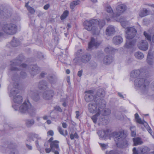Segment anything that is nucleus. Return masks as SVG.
<instances>
[{"label":"nucleus","instance_id":"obj_10","mask_svg":"<svg viewBox=\"0 0 154 154\" xmlns=\"http://www.w3.org/2000/svg\"><path fill=\"white\" fill-rule=\"evenodd\" d=\"M126 6L124 5H120L117 6L116 11L115 13H113V18L119 17V16L126 10Z\"/></svg>","mask_w":154,"mask_h":154},{"label":"nucleus","instance_id":"obj_35","mask_svg":"<svg viewBox=\"0 0 154 154\" xmlns=\"http://www.w3.org/2000/svg\"><path fill=\"white\" fill-rule=\"evenodd\" d=\"M116 50V49H114L112 47L109 46L105 48L104 51L107 53H112L113 51H114Z\"/></svg>","mask_w":154,"mask_h":154},{"label":"nucleus","instance_id":"obj_16","mask_svg":"<svg viewBox=\"0 0 154 154\" xmlns=\"http://www.w3.org/2000/svg\"><path fill=\"white\" fill-rule=\"evenodd\" d=\"M138 47L140 50L146 51L148 49V43L146 41L142 40L139 43Z\"/></svg>","mask_w":154,"mask_h":154},{"label":"nucleus","instance_id":"obj_61","mask_svg":"<svg viewBox=\"0 0 154 154\" xmlns=\"http://www.w3.org/2000/svg\"><path fill=\"white\" fill-rule=\"evenodd\" d=\"M62 127L64 128H67V124L66 123L63 122L62 123Z\"/></svg>","mask_w":154,"mask_h":154},{"label":"nucleus","instance_id":"obj_44","mask_svg":"<svg viewBox=\"0 0 154 154\" xmlns=\"http://www.w3.org/2000/svg\"><path fill=\"white\" fill-rule=\"evenodd\" d=\"M27 9L29 12L31 14H34L35 12L34 9L30 6H28Z\"/></svg>","mask_w":154,"mask_h":154},{"label":"nucleus","instance_id":"obj_39","mask_svg":"<svg viewBox=\"0 0 154 154\" xmlns=\"http://www.w3.org/2000/svg\"><path fill=\"white\" fill-rule=\"evenodd\" d=\"M69 11L67 10L65 11L60 17V19L63 20L66 18L68 15Z\"/></svg>","mask_w":154,"mask_h":154},{"label":"nucleus","instance_id":"obj_8","mask_svg":"<svg viewBox=\"0 0 154 154\" xmlns=\"http://www.w3.org/2000/svg\"><path fill=\"white\" fill-rule=\"evenodd\" d=\"M88 108L90 112L92 113L101 112V107H99L98 104L90 103L88 105Z\"/></svg>","mask_w":154,"mask_h":154},{"label":"nucleus","instance_id":"obj_55","mask_svg":"<svg viewBox=\"0 0 154 154\" xmlns=\"http://www.w3.org/2000/svg\"><path fill=\"white\" fill-rule=\"evenodd\" d=\"M20 75L22 78H24L26 75V74L24 72H22L20 73Z\"/></svg>","mask_w":154,"mask_h":154},{"label":"nucleus","instance_id":"obj_63","mask_svg":"<svg viewBox=\"0 0 154 154\" xmlns=\"http://www.w3.org/2000/svg\"><path fill=\"white\" fill-rule=\"evenodd\" d=\"M53 137H51L48 140V142L49 143H51L52 142L54 141L53 140Z\"/></svg>","mask_w":154,"mask_h":154},{"label":"nucleus","instance_id":"obj_64","mask_svg":"<svg viewBox=\"0 0 154 154\" xmlns=\"http://www.w3.org/2000/svg\"><path fill=\"white\" fill-rule=\"evenodd\" d=\"M150 49H152L151 54L152 56H153V57H154V51H153L152 48H150Z\"/></svg>","mask_w":154,"mask_h":154},{"label":"nucleus","instance_id":"obj_47","mask_svg":"<svg viewBox=\"0 0 154 154\" xmlns=\"http://www.w3.org/2000/svg\"><path fill=\"white\" fill-rule=\"evenodd\" d=\"M57 129L58 131L63 136H65L64 133L61 127H58Z\"/></svg>","mask_w":154,"mask_h":154},{"label":"nucleus","instance_id":"obj_38","mask_svg":"<svg viewBox=\"0 0 154 154\" xmlns=\"http://www.w3.org/2000/svg\"><path fill=\"white\" fill-rule=\"evenodd\" d=\"M19 42L16 38H14L12 41L11 42V45L13 46L16 47L19 44Z\"/></svg>","mask_w":154,"mask_h":154},{"label":"nucleus","instance_id":"obj_56","mask_svg":"<svg viewBox=\"0 0 154 154\" xmlns=\"http://www.w3.org/2000/svg\"><path fill=\"white\" fill-rule=\"evenodd\" d=\"M45 151L46 153H49L51 151V148H46L45 149Z\"/></svg>","mask_w":154,"mask_h":154},{"label":"nucleus","instance_id":"obj_45","mask_svg":"<svg viewBox=\"0 0 154 154\" xmlns=\"http://www.w3.org/2000/svg\"><path fill=\"white\" fill-rule=\"evenodd\" d=\"M79 136L76 133H75L74 134H70V138L71 140H73L74 138H78Z\"/></svg>","mask_w":154,"mask_h":154},{"label":"nucleus","instance_id":"obj_11","mask_svg":"<svg viewBox=\"0 0 154 154\" xmlns=\"http://www.w3.org/2000/svg\"><path fill=\"white\" fill-rule=\"evenodd\" d=\"M59 142L57 140H54L50 143V147L51 148V151L54 154H60V151L59 145Z\"/></svg>","mask_w":154,"mask_h":154},{"label":"nucleus","instance_id":"obj_23","mask_svg":"<svg viewBox=\"0 0 154 154\" xmlns=\"http://www.w3.org/2000/svg\"><path fill=\"white\" fill-rule=\"evenodd\" d=\"M113 18L115 20H116V21L120 22L121 25L124 28H125L127 23V22L125 21V19L124 18L122 17H119Z\"/></svg>","mask_w":154,"mask_h":154},{"label":"nucleus","instance_id":"obj_30","mask_svg":"<svg viewBox=\"0 0 154 154\" xmlns=\"http://www.w3.org/2000/svg\"><path fill=\"white\" fill-rule=\"evenodd\" d=\"M143 35L145 36V38L149 41L151 42V40L154 43V34L152 36L151 38V35L146 32V31H144L143 32Z\"/></svg>","mask_w":154,"mask_h":154},{"label":"nucleus","instance_id":"obj_18","mask_svg":"<svg viewBox=\"0 0 154 154\" xmlns=\"http://www.w3.org/2000/svg\"><path fill=\"white\" fill-rule=\"evenodd\" d=\"M142 70H135L132 71L130 74L131 78H137L139 77H142Z\"/></svg>","mask_w":154,"mask_h":154},{"label":"nucleus","instance_id":"obj_15","mask_svg":"<svg viewBox=\"0 0 154 154\" xmlns=\"http://www.w3.org/2000/svg\"><path fill=\"white\" fill-rule=\"evenodd\" d=\"M100 44V42H98L93 38H91V41L88 44V50H91L94 47H97Z\"/></svg>","mask_w":154,"mask_h":154},{"label":"nucleus","instance_id":"obj_62","mask_svg":"<svg viewBox=\"0 0 154 154\" xmlns=\"http://www.w3.org/2000/svg\"><path fill=\"white\" fill-rule=\"evenodd\" d=\"M26 146L29 149V150H32V147L31 145H29L28 144H26Z\"/></svg>","mask_w":154,"mask_h":154},{"label":"nucleus","instance_id":"obj_22","mask_svg":"<svg viewBox=\"0 0 154 154\" xmlns=\"http://www.w3.org/2000/svg\"><path fill=\"white\" fill-rule=\"evenodd\" d=\"M149 11L145 8H143L140 11L139 15L140 17H143L149 15Z\"/></svg>","mask_w":154,"mask_h":154},{"label":"nucleus","instance_id":"obj_49","mask_svg":"<svg viewBox=\"0 0 154 154\" xmlns=\"http://www.w3.org/2000/svg\"><path fill=\"white\" fill-rule=\"evenodd\" d=\"M10 154H18V152L16 149H12L11 150Z\"/></svg>","mask_w":154,"mask_h":154},{"label":"nucleus","instance_id":"obj_53","mask_svg":"<svg viewBox=\"0 0 154 154\" xmlns=\"http://www.w3.org/2000/svg\"><path fill=\"white\" fill-rule=\"evenodd\" d=\"M82 49L78 50L77 52V56L78 57H79V56L82 53Z\"/></svg>","mask_w":154,"mask_h":154},{"label":"nucleus","instance_id":"obj_26","mask_svg":"<svg viewBox=\"0 0 154 154\" xmlns=\"http://www.w3.org/2000/svg\"><path fill=\"white\" fill-rule=\"evenodd\" d=\"M32 69L30 71V73L31 75L34 76V75L39 73V69L36 65H33L32 67Z\"/></svg>","mask_w":154,"mask_h":154},{"label":"nucleus","instance_id":"obj_52","mask_svg":"<svg viewBox=\"0 0 154 154\" xmlns=\"http://www.w3.org/2000/svg\"><path fill=\"white\" fill-rule=\"evenodd\" d=\"M55 109L57 111L60 112H62V110L61 109L59 106H57L55 108Z\"/></svg>","mask_w":154,"mask_h":154},{"label":"nucleus","instance_id":"obj_36","mask_svg":"<svg viewBox=\"0 0 154 154\" xmlns=\"http://www.w3.org/2000/svg\"><path fill=\"white\" fill-rule=\"evenodd\" d=\"M34 123V121L33 119H27L26 120V125L27 127L31 126Z\"/></svg>","mask_w":154,"mask_h":154},{"label":"nucleus","instance_id":"obj_40","mask_svg":"<svg viewBox=\"0 0 154 154\" xmlns=\"http://www.w3.org/2000/svg\"><path fill=\"white\" fill-rule=\"evenodd\" d=\"M99 107H101V109L105 107L106 106V102L104 100H101L100 101L98 104Z\"/></svg>","mask_w":154,"mask_h":154},{"label":"nucleus","instance_id":"obj_29","mask_svg":"<svg viewBox=\"0 0 154 154\" xmlns=\"http://www.w3.org/2000/svg\"><path fill=\"white\" fill-rule=\"evenodd\" d=\"M81 3L80 1L79 0H75L71 2L70 4L71 9H73L77 5H79Z\"/></svg>","mask_w":154,"mask_h":154},{"label":"nucleus","instance_id":"obj_21","mask_svg":"<svg viewBox=\"0 0 154 154\" xmlns=\"http://www.w3.org/2000/svg\"><path fill=\"white\" fill-rule=\"evenodd\" d=\"M109 132V130L107 129L106 130L99 131L97 132V134L100 138H104L108 136Z\"/></svg>","mask_w":154,"mask_h":154},{"label":"nucleus","instance_id":"obj_58","mask_svg":"<svg viewBox=\"0 0 154 154\" xmlns=\"http://www.w3.org/2000/svg\"><path fill=\"white\" fill-rule=\"evenodd\" d=\"M82 70H80L79 71H78V75L79 77H80L82 75Z\"/></svg>","mask_w":154,"mask_h":154},{"label":"nucleus","instance_id":"obj_14","mask_svg":"<svg viewBox=\"0 0 154 154\" xmlns=\"http://www.w3.org/2000/svg\"><path fill=\"white\" fill-rule=\"evenodd\" d=\"M54 95V93L52 90L46 91L42 94L43 97L46 100L51 99Z\"/></svg>","mask_w":154,"mask_h":154},{"label":"nucleus","instance_id":"obj_54","mask_svg":"<svg viewBox=\"0 0 154 154\" xmlns=\"http://www.w3.org/2000/svg\"><path fill=\"white\" fill-rule=\"evenodd\" d=\"M106 154H117L116 152L113 151H111L108 153H107V152H106Z\"/></svg>","mask_w":154,"mask_h":154},{"label":"nucleus","instance_id":"obj_24","mask_svg":"<svg viewBox=\"0 0 154 154\" xmlns=\"http://www.w3.org/2000/svg\"><path fill=\"white\" fill-rule=\"evenodd\" d=\"M151 49H149L147 55L146 60L147 63L149 65H152L153 63V57L151 54Z\"/></svg>","mask_w":154,"mask_h":154},{"label":"nucleus","instance_id":"obj_28","mask_svg":"<svg viewBox=\"0 0 154 154\" xmlns=\"http://www.w3.org/2000/svg\"><path fill=\"white\" fill-rule=\"evenodd\" d=\"M91 56L89 54L83 56L81 58V61L84 63H86L91 59Z\"/></svg>","mask_w":154,"mask_h":154},{"label":"nucleus","instance_id":"obj_13","mask_svg":"<svg viewBox=\"0 0 154 154\" xmlns=\"http://www.w3.org/2000/svg\"><path fill=\"white\" fill-rule=\"evenodd\" d=\"M28 95L35 101L38 102L40 100L39 94L35 90H30L28 92Z\"/></svg>","mask_w":154,"mask_h":154},{"label":"nucleus","instance_id":"obj_50","mask_svg":"<svg viewBox=\"0 0 154 154\" xmlns=\"http://www.w3.org/2000/svg\"><path fill=\"white\" fill-rule=\"evenodd\" d=\"M51 83H53V81H54V78L52 76H50V78H48Z\"/></svg>","mask_w":154,"mask_h":154},{"label":"nucleus","instance_id":"obj_17","mask_svg":"<svg viewBox=\"0 0 154 154\" xmlns=\"http://www.w3.org/2000/svg\"><path fill=\"white\" fill-rule=\"evenodd\" d=\"M29 137L33 139L34 138H36L37 139V140L35 141V144L37 148L41 152V149L39 145L38 144L39 141H40L41 140V138L40 137L36 134L34 133H32L29 135Z\"/></svg>","mask_w":154,"mask_h":154},{"label":"nucleus","instance_id":"obj_42","mask_svg":"<svg viewBox=\"0 0 154 154\" xmlns=\"http://www.w3.org/2000/svg\"><path fill=\"white\" fill-rule=\"evenodd\" d=\"M110 113L111 111L109 109H105L103 111V115L105 116H108L110 115Z\"/></svg>","mask_w":154,"mask_h":154},{"label":"nucleus","instance_id":"obj_20","mask_svg":"<svg viewBox=\"0 0 154 154\" xmlns=\"http://www.w3.org/2000/svg\"><path fill=\"white\" fill-rule=\"evenodd\" d=\"M123 39L120 36H116L114 37L112 39L113 43L116 45H119L123 42Z\"/></svg>","mask_w":154,"mask_h":154},{"label":"nucleus","instance_id":"obj_5","mask_svg":"<svg viewBox=\"0 0 154 154\" xmlns=\"http://www.w3.org/2000/svg\"><path fill=\"white\" fill-rule=\"evenodd\" d=\"M149 82L145 79L139 77L134 81V85L135 87L140 88L142 90V92H146L147 91Z\"/></svg>","mask_w":154,"mask_h":154},{"label":"nucleus","instance_id":"obj_43","mask_svg":"<svg viewBox=\"0 0 154 154\" xmlns=\"http://www.w3.org/2000/svg\"><path fill=\"white\" fill-rule=\"evenodd\" d=\"M130 129L131 131V135L133 137L135 136L136 135V134L135 132L134 131L135 129V127L134 126L131 127L130 128Z\"/></svg>","mask_w":154,"mask_h":154},{"label":"nucleus","instance_id":"obj_46","mask_svg":"<svg viewBox=\"0 0 154 154\" xmlns=\"http://www.w3.org/2000/svg\"><path fill=\"white\" fill-rule=\"evenodd\" d=\"M106 10L107 12L110 13H112L113 12L112 9L110 6H107L106 8Z\"/></svg>","mask_w":154,"mask_h":154},{"label":"nucleus","instance_id":"obj_9","mask_svg":"<svg viewBox=\"0 0 154 154\" xmlns=\"http://www.w3.org/2000/svg\"><path fill=\"white\" fill-rule=\"evenodd\" d=\"M11 71H18L19 67L20 68H25L26 66V65L25 64H21V61L17 60H14L11 64Z\"/></svg>","mask_w":154,"mask_h":154},{"label":"nucleus","instance_id":"obj_32","mask_svg":"<svg viewBox=\"0 0 154 154\" xmlns=\"http://www.w3.org/2000/svg\"><path fill=\"white\" fill-rule=\"evenodd\" d=\"M133 141L134 143V146H137V145H140L143 143L141 139L139 137L133 138Z\"/></svg>","mask_w":154,"mask_h":154},{"label":"nucleus","instance_id":"obj_51","mask_svg":"<svg viewBox=\"0 0 154 154\" xmlns=\"http://www.w3.org/2000/svg\"><path fill=\"white\" fill-rule=\"evenodd\" d=\"M47 134L48 135L53 136L54 135L53 131L52 130H50L47 132Z\"/></svg>","mask_w":154,"mask_h":154},{"label":"nucleus","instance_id":"obj_60","mask_svg":"<svg viewBox=\"0 0 154 154\" xmlns=\"http://www.w3.org/2000/svg\"><path fill=\"white\" fill-rule=\"evenodd\" d=\"M49 5L48 4H47L45 5L44 7V8L45 10H47L49 8Z\"/></svg>","mask_w":154,"mask_h":154},{"label":"nucleus","instance_id":"obj_59","mask_svg":"<svg viewBox=\"0 0 154 154\" xmlns=\"http://www.w3.org/2000/svg\"><path fill=\"white\" fill-rule=\"evenodd\" d=\"M75 113L76 114L75 117L77 119H78L79 116V111H76L75 112Z\"/></svg>","mask_w":154,"mask_h":154},{"label":"nucleus","instance_id":"obj_37","mask_svg":"<svg viewBox=\"0 0 154 154\" xmlns=\"http://www.w3.org/2000/svg\"><path fill=\"white\" fill-rule=\"evenodd\" d=\"M100 113L101 112L96 113V114L91 117V119L94 123H96L97 117L100 115Z\"/></svg>","mask_w":154,"mask_h":154},{"label":"nucleus","instance_id":"obj_33","mask_svg":"<svg viewBox=\"0 0 154 154\" xmlns=\"http://www.w3.org/2000/svg\"><path fill=\"white\" fill-rule=\"evenodd\" d=\"M135 57L138 59L141 60L143 58L144 55L143 53L140 51H137L134 53Z\"/></svg>","mask_w":154,"mask_h":154},{"label":"nucleus","instance_id":"obj_7","mask_svg":"<svg viewBox=\"0 0 154 154\" xmlns=\"http://www.w3.org/2000/svg\"><path fill=\"white\" fill-rule=\"evenodd\" d=\"M17 30V26L12 23L5 24L2 27L3 31L9 35L15 34Z\"/></svg>","mask_w":154,"mask_h":154},{"label":"nucleus","instance_id":"obj_34","mask_svg":"<svg viewBox=\"0 0 154 154\" xmlns=\"http://www.w3.org/2000/svg\"><path fill=\"white\" fill-rule=\"evenodd\" d=\"M142 123H139L140 124H142L144 125V126H145V127L147 129V131L149 132L152 135V130L151 129L150 127L149 126L147 123L144 121L142 120Z\"/></svg>","mask_w":154,"mask_h":154},{"label":"nucleus","instance_id":"obj_3","mask_svg":"<svg viewBox=\"0 0 154 154\" xmlns=\"http://www.w3.org/2000/svg\"><path fill=\"white\" fill-rule=\"evenodd\" d=\"M13 86L16 89H12L11 91L10 97L13 96V100L14 103H12V106L15 110L18 109V106L22 102V97L21 96L17 95L14 96L18 92V88H19V85L17 83H14Z\"/></svg>","mask_w":154,"mask_h":154},{"label":"nucleus","instance_id":"obj_41","mask_svg":"<svg viewBox=\"0 0 154 154\" xmlns=\"http://www.w3.org/2000/svg\"><path fill=\"white\" fill-rule=\"evenodd\" d=\"M134 116L135 118L136 119V122L139 123H142V120L139 118V116L137 113H136L135 114Z\"/></svg>","mask_w":154,"mask_h":154},{"label":"nucleus","instance_id":"obj_1","mask_svg":"<svg viewBox=\"0 0 154 154\" xmlns=\"http://www.w3.org/2000/svg\"><path fill=\"white\" fill-rule=\"evenodd\" d=\"M85 28L89 31H91L94 35H99L100 29L105 24L104 20L98 21L97 19L86 20L84 22Z\"/></svg>","mask_w":154,"mask_h":154},{"label":"nucleus","instance_id":"obj_4","mask_svg":"<svg viewBox=\"0 0 154 154\" xmlns=\"http://www.w3.org/2000/svg\"><path fill=\"white\" fill-rule=\"evenodd\" d=\"M112 135L114 137V140L117 145L126 147L128 146V141L125 138L126 135L124 131L119 132H114L112 133Z\"/></svg>","mask_w":154,"mask_h":154},{"label":"nucleus","instance_id":"obj_6","mask_svg":"<svg viewBox=\"0 0 154 154\" xmlns=\"http://www.w3.org/2000/svg\"><path fill=\"white\" fill-rule=\"evenodd\" d=\"M19 111L24 113H28L33 116L36 112V109L32 106L29 102H24L19 108Z\"/></svg>","mask_w":154,"mask_h":154},{"label":"nucleus","instance_id":"obj_2","mask_svg":"<svg viewBox=\"0 0 154 154\" xmlns=\"http://www.w3.org/2000/svg\"><path fill=\"white\" fill-rule=\"evenodd\" d=\"M126 43L125 47L129 48L134 45L136 42L131 40L135 35L137 31L134 28L128 27L125 29Z\"/></svg>","mask_w":154,"mask_h":154},{"label":"nucleus","instance_id":"obj_57","mask_svg":"<svg viewBox=\"0 0 154 154\" xmlns=\"http://www.w3.org/2000/svg\"><path fill=\"white\" fill-rule=\"evenodd\" d=\"M133 154H137L138 152L136 149V148L135 147H134L133 149Z\"/></svg>","mask_w":154,"mask_h":154},{"label":"nucleus","instance_id":"obj_19","mask_svg":"<svg viewBox=\"0 0 154 154\" xmlns=\"http://www.w3.org/2000/svg\"><path fill=\"white\" fill-rule=\"evenodd\" d=\"M115 32L114 28L113 26H110L107 27L106 30V34L110 36L113 34Z\"/></svg>","mask_w":154,"mask_h":154},{"label":"nucleus","instance_id":"obj_12","mask_svg":"<svg viewBox=\"0 0 154 154\" xmlns=\"http://www.w3.org/2000/svg\"><path fill=\"white\" fill-rule=\"evenodd\" d=\"M86 94L85 96V100L88 102L95 100L96 96L94 94V91L93 90H89L85 92Z\"/></svg>","mask_w":154,"mask_h":154},{"label":"nucleus","instance_id":"obj_48","mask_svg":"<svg viewBox=\"0 0 154 154\" xmlns=\"http://www.w3.org/2000/svg\"><path fill=\"white\" fill-rule=\"evenodd\" d=\"M100 146L102 147V149L104 150L105 149H106V148L108 147V144H104V143H100Z\"/></svg>","mask_w":154,"mask_h":154},{"label":"nucleus","instance_id":"obj_31","mask_svg":"<svg viewBox=\"0 0 154 154\" xmlns=\"http://www.w3.org/2000/svg\"><path fill=\"white\" fill-rule=\"evenodd\" d=\"M105 92L104 90L102 88L99 89L97 91V95L99 97H104L105 95Z\"/></svg>","mask_w":154,"mask_h":154},{"label":"nucleus","instance_id":"obj_27","mask_svg":"<svg viewBox=\"0 0 154 154\" xmlns=\"http://www.w3.org/2000/svg\"><path fill=\"white\" fill-rule=\"evenodd\" d=\"M38 88L41 90L46 89L48 88L47 83L44 81L40 82L38 85Z\"/></svg>","mask_w":154,"mask_h":154},{"label":"nucleus","instance_id":"obj_25","mask_svg":"<svg viewBox=\"0 0 154 154\" xmlns=\"http://www.w3.org/2000/svg\"><path fill=\"white\" fill-rule=\"evenodd\" d=\"M113 57L111 56H106L103 59V63L105 64H110L112 61Z\"/></svg>","mask_w":154,"mask_h":154}]
</instances>
